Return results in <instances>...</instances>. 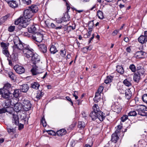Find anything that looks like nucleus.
Returning <instances> with one entry per match:
<instances>
[{"mask_svg": "<svg viewBox=\"0 0 147 147\" xmlns=\"http://www.w3.org/2000/svg\"><path fill=\"white\" fill-rule=\"evenodd\" d=\"M58 25L57 24L56 25V27L55 28V29L56 30H58V29H62V28H63V26L62 25H60L59 26H57Z\"/></svg>", "mask_w": 147, "mask_h": 147, "instance_id": "obj_61", "label": "nucleus"}, {"mask_svg": "<svg viewBox=\"0 0 147 147\" xmlns=\"http://www.w3.org/2000/svg\"><path fill=\"white\" fill-rule=\"evenodd\" d=\"M43 94L44 93L43 92L39 91L37 93L36 97L37 98L39 99L43 96Z\"/></svg>", "mask_w": 147, "mask_h": 147, "instance_id": "obj_40", "label": "nucleus"}, {"mask_svg": "<svg viewBox=\"0 0 147 147\" xmlns=\"http://www.w3.org/2000/svg\"><path fill=\"white\" fill-rule=\"evenodd\" d=\"M92 48L91 46H89L88 47H86L83 48V50H84L85 52H87L88 50L90 51Z\"/></svg>", "mask_w": 147, "mask_h": 147, "instance_id": "obj_51", "label": "nucleus"}, {"mask_svg": "<svg viewBox=\"0 0 147 147\" xmlns=\"http://www.w3.org/2000/svg\"><path fill=\"white\" fill-rule=\"evenodd\" d=\"M36 28L34 25L31 26L30 27L28 28V30L29 32L33 33L34 32L36 31Z\"/></svg>", "mask_w": 147, "mask_h": 147, "instance_id": "obj_30", "label": "nucleus"}, {"mask_svg": "<svg viewBox=\"0 0 147 147\" xmlns=\"http://www.w3.org/2000/svg\"><path fill=\"white\" fill-rule=\"evenodd\" d=\"M1 47L3 48L2 50L5 49H8V47L9 44V43H5L4 42H1L0 43Z\"/></svg>", "mask_w": 147, "mask_h": 147, "instance_id": "obj_35", "label": "nucleus"}, {"mask_svg": "<svg viewBox=\"0 0 147 147\" xmlns=\"http://www.w3.org/2000/svg\"><path fill=\"white\" fill-rule=\"evenodd\" d=\"M21 102L22 104V109L23 110L28 111L31 109V104L30 100L22 98Z\"/></svg>", "mask_w": 147, "mask_h": 147, "instance_id": "obj_3", "label": "nucleus"}, {"mask_svg": "<svg viewBox=\"0 0 147 147\" xmlns=\"http://www.w3.org/2000/svg\"><path fill=\"white\" fill-rule=\"evenodd\" d=\"M111 107L113 111L117 113L120 112L122 109L121 107L119 105H113L111 106Z\"/></svg>", "mask_w": 147, "mask_h": 147, "instance_id": "obj_13", "label": "nucleus"}, {"mask_svg": "<svg viewBox=\"0 0 147 147\" xmlns=\"http://www.w3.org/2000/svg\"><path fill=\"white\" fill-rule=\"evenodd\" d=\"M40 86V84L37 82H34L31 84V87L36 90L38 89Z\"/></svg>", "mask_w": 147, "mask_h": 147, "instance_id": "obj_26", "label": "nucleus"}, {"mask_svg": "<svg viewBox=\"0 0 147 147\" xmlns=\"http://www.w3.org/2000/svg\"><path fill=\"white\" fill-rule=\"evenodd\" d=\"M40 51L43 53H46L47 51L46 46L45 44H41L40 43L37 44Z\"/></svg>", "mask_w": 147, "mask_h": 147, "instance_id": "obj_12", "label": "nucleus"}, {"mask_svg": "<svg viewBox=\"0 0 147 147\" xmlns=\"http://www.w3.org/2000/svg\"><path fill=\"white\" fill-rule=\"evenodd\" d=\"M142 99L143 101L147 103V94H144L142 96Z\"/></svg>", "mask_w": 147, "mask_h": 147, "instance_id": "obj_45", "label": "nucleus"}, {"mask_svg": "<svg viewBox=\"0 0 147 147\" xmlns=\"http://www.w3.org/2000/svg\"><path fill=\"white\" fill-rule=\"evenodd\" d=\"M119 137L118 136L117 132L115 133H113L111 136V147H115L116 146V144L117 140L119 139Z\"/></svg>", "mask_w": 147, "mask_h": 147, "instance_id": "obj_8", "label": "nucleus"}, {"mask_svg": "<svg viewBox=\"0 0 147 147\" xmlns=\"http://www.w3.org/2000/svg\"><path fill=\"white\" fill-rule=\"evenodd\" d=\"M12 94L11 92L7 90H4L1 89V94L2 97L5 98H8L9 94Z\"/></svg>", "mask_w": 147, "mask_h": 147, "instance_id": "obj_11", "label": "nucleus"}, {"mask_svg": "<svg viewBox=\"0 0 147 147\" xmlns=\"http://www.w3.org/2000/svg\"><path fill=\"white\" fill-rule=\"evenodd\" d=\"M97 16L99 19H102L104 18L103 13L101 11L98 10L97 11Z\"/></svg>", "mask_w": 147, "mask_h": 147, "instance_id": "obj_39", "label": "nucleus"}, {"mask_svg": "<svg viewBox=\"0 0 147 147\" xmlns=\"http://www.w3.org/2000/svg\"><path fill=\"white\" fill-rule=\"evenodd\" d=\"M139 107L136 110L138 112V114L142 116H146L147 113V107L142 105H140Z\"/></svg>", "mask_w": 147, "mask_h": 147, "instance_id": "obj_5", "label": "nucleus"}, {"mask_svg": "<svg viewBox=\"0 0 147 147\" xmlns=\"http://www.w3.org/2000/svg\"><path fill=\"white\" fill-rule=\"evenodd\" d=\"M50 51L51 54H54L57 51V50L54 45H52L50 49Z\"/></svg>", "mask_w": 147, "mask_h": 147, "instance_id": "obj_33", "label": "nucleus"}, {"mask_svg": "<svg viewBox=\"0 0 147 147\" xmlns=\"http://www.w3.org/2000/svg\"><path fill=\"white\" fill-rule=\"evenodd\" d=\"M132 95L130 89H127L125 90V98L127 99H130Z\"/></svg>", "mask_w": 147, "mask_h": 147, "instance_id": "obj_17", "label": "nucleus"}, {"mask_svg": "<svg viewBox=\"0 0 147 147\" xmlns=\"http://www.w3.org/2000/svg\"><path fill=\"white\" fill-rule=\"evenodd\" d=\"M97 113L94 112L93 111H92L90 113V116L92 118V120L96 119L97 117Z\"/></svg>", "mask_w": 147, "mask_h": 147, "instance_id": "obj_32", "label": "nucleus"}, {"mask_svg": "<svg viewBox=\"0 0 147 147\" xmlns=\"http://www.w3.org/2000/svg\"><path fill=\"white\" fill-rule=\"evenodd\" d=\"M143 67L142 66H141L140 65H138L137 67H136V70L137 71H139V70L141 69H142V68H143Z\"/></svg>", "mask_w": 147, "mask_h": 147, "instance_id": "obj_63", "label": "nucleus"}, {"mask_svg": "<svg viewBox=\"0 0 147 147\" xmlns=\"http://www.w3.org/2000/svg\"><path fill=\"white\" fill-rule=\"evenodd\" d=\"M98 118L100 121H102L105 118V116H104L103 113L101 111H99L97 113Z\"/></svg>", "mask_w": 147, "mask_h": 147, "instance_id": "obj_23", "label": "nucleus"}, {"mask_svg": "<svg viewBox=\"0 0 147 147\" xmlns=\"http://www.w3.org/2000/svg\"><path fill=\"white\" fill-rule=\"evenodd\" d=\"M140 76L136 73H135L133 77L134 81L137 82H138L140 79Z\"/></svg>", "mask_w": 147, "mask_h": 147, "instance_id": "obj_29", "label": "nucleus"}, {"mask_svg": "<svg viewBox=\"0 0 147 147\" xmlns=\"http://www.w3.org/2000/svg\"><path fill=\"white\" fill-rule=\"evenodd\" d=\"M28 7L32 12L33 14L37 12L38 10V6L36 5H33L31 6H29Z\"/></svg>", "mask_w": 147, "mask_h": 147, "instance_id": "obj_21", "label": "nucleus"}, {"mask_svg": "<svg viewBox=\"0 0 147 147\" xmlns=\"http://www.w3.org/2000/svg\"><path fill=\"white\" fill-rule=\"evenodd\" d=\"M55 21L57 24H60L63 22L62 18L56 19Z\"/></svg>", "mask_w": 147, "mask_h": 147, "instance_id": "obj_55", "label": "nucleus"}, {"mask_svg": "<svg viewBox=\"0 0 147 147\" xmlns=\"http://www.w3.org/2000/svg\"><path fill=\"white\" fill-rule=\"evenodd\" d=\"M13 41L14 44L13 51L14 53H17V51L18 50L20 51L26 58L30 57L32 52L28 45L22 43L18 37L14 38Z\"/></svg>", "mask_w": 147, "mask_h": 147, "instance_id": "obj_1", "label": "nucleus"}, {"mask_svg": "<svg viewBox=\"0 0 147 147\" xmlns=\"http://www.w3.org/2000/svg\"><path fill=\"white\" fill-rule=\"evenodd\" d=\"M60 52V55L62 57H64L65 56L66 51L65 49L63 50H61Z\"/></svg>", "mask_w": 147, "mask_h": 147, "instance_id": "obj_47", "label": "nucleus"}, {"mask_svg": "<svg viewBox=\"0 0 147 147\" xmlns=\"http://www.w3.org/2000/svg\"><path fill=\"white\" fill-rule=\"evenodd\" d=\"M11 87V85L9 83H7L5 84L3 88H1L4 90H7L11 92L10 90L12 89Z\"/></svg>", "mask_w": 147, "mask_h": 147, "instance_id": "obj_27", "label": "nucleus"}, {"mask_svg": "<svg viewBox=\"0 0 147 147\" xmlns=\"http://www.w3.org/2000/svg\"><path fill=\"white\" fill-rule=\"evenodd\" d=\"M129 68L133 72H135L136 71V68L135 65L133 64L130 65L129 66Z\"/></svg>", "mask_w": 147, "mask_h": 147, "instance_id": "obj_42", "label": "nucleus"}, {"mask_svg": "<svg viewBox=\"0 0 147 147\" xmlns=\"http://www.w3.org/2000/svg\"><path fill=\"white\" fill-rule=\"evenodd\" d=\"M138 41L142 44H144L147 41V37H146L143 35H141L138 38Z\"/></svg>", "mask_w": 147, "mask_h": 147, "instance_id": "obj_19", "label": "nucleus"}, {"mask_svg": "<svg viewBox=\"0 0 147 147\" xmlns=\"http://www.w3.org/2000/svg\"><path fill=\"white\" fill-rule=\"evenodd\" d=\"M122 128V126L120 125H119L117 126V129L118 130H117L115 132V133L116 132H117V134L118 136V134L119 132V130H121Z\"/></svg>", "mask_w": 147, "mask_h": 147, "instance_id": "obj_60", "label": "nucleus"}, {"mask_svg": "<svg viewBox=\"0 0 147 147\" xmlns=\"http://www.w3.org/2000/svg\"><path fill=\"white\" fill-rule=\"evenodd\" d=\"M7 131L9 133L11 132H12L13 133L15 131L14 129L13 128H11L8 127L7 128Z\"/></svg>", "mask_w": 147, "mask_h": 147, "instance_id": "obj_59", "label": "nucleus"}, {"mask_svg": "<svg viewBox=\"0 0 147 147\" xmlns=\"http://www.w3.org/2000/svg\"><path fill=\"white\" fill-rule=\"evenodd\" d=\"M144 69L143 68H142V69H140V70L139 71H137L136 73L139 74L140 75H143L144 74Z\"/></svg>", "mask_w": 147, "mask_h": 147, "instance_id": "obj_48", "label": "nucleus"}, {"mask_svg": "<svg viewBox=\"0 0 147 147\" xmlns=\"http://www.w3.org/2000/svg\"><path fill=\"white\" fill-rule=\"evenodd\" d=\"M137 114V113L135 111H131L128 113V116H136Z\"/></svg>", "mask_w": 147, "mask_h": 147, "instance_id": "obj_44", "label": "nucleus"}, {"mask_svg": "<svg viewBox=\"0 0 147 147\" xmlns=\"http://www.w3.org/2000/svg\"><path fill=\"white\" fill-rule=\"evenodd\" d=\"M24 11V17L20 16L15 22V25L19 24L23 27H26L29 24L28 21L30 20V18L33 15L32 12L28 7Z\"/></svg>", "mask_w": 147, "mask_h": 147, "instance_id": "obj_2", "label": "nucleus"}, {"mask_svg": "<svg viewBox=\"0 0 147 147\" xmlns=\"http://www.w3.org/2000/svg\"><path fill=\"white\" fill-rule=\"evenodd\" d=\"M12 123L15 124L16 125H17V124L18 123V122H19V118L17 115L14 114L12 115Z\"/></svg>", "mask_w": 147, "mask_h": 147, "instance_id": "obj_18", "label": "nucleus"}, {"mask_svg": "<svg viewBox=\"0 0 147 147\" xmlns=\"http://www.w3.org/2000/svg\"><path fill=\"white\" fill-rule=\"evenodd\" d=\"M105 82L106 84H110V75L107 77L106 79L105 80Z\"/></svg>", "mask_w": 147, "mask_h": 147, "instance_id": "obj_49", "label": "nucleus"}, {"mask_svg": "<svg viewBox=\"0 0 147 147\" xmlns=\"http://www.w3.org/2000/svg\"><path fill=\"white\" fill-rule=\"evenodd\" d=\"M21 92L20 89H15L14 90V91L13 93V94L14 97L16 98H17L19 96Z\"/></svg>", "mask_w": 147, "mask_h": 147, "instance_id": "obj_31", "label": "nucleus"}, {"mask_svg": "<svg viewBox=\"0 0 147 147\" xmlns=\"http://www.w3.org/2000/svg\"><path fill=\"white\" fill-rule=\"evenodd\" d=\"M9 16V15H6L2 18L0 19V21L2 22H4L6 20L7 18Z\"/></svg>", "mask_w": 147, "mask_h": 147, "instance_id": "obj_46", "label": "nucleus"}, {"mask_svg": "<svg viewBox=\"0 0 147 147\" xmlns=\"http://www.w3.org/2000/svg\"><path fill=\"white\" fill-rule=\"evenodd\" d=\"M128 118V116L126 115H123L121 117V119L122 121L123 122L125 121Z\"/></svg>", "mask_w": 147, "mask_h": 147, "instance_id": "obj_52", "label": "nucleus"}, {"mask_svg": "<svg viewBox=\"0 0 147 147\" xmlns=\"http://www.w3.org/2000/svg\"><path fill=\"white\" fill-rule=\"evenodd\" d=\"M22 88L20 89V91L26 93L28 90L29 87L27 84H24L22 85Z\"/></svg>", "mask_w": 147, "mask_h": 147, "instance_id": "obj_22", "label": "nucleus"}, {"mask_svg": "<svg viewBox=\"0 0 147 147\" xmlns=\"http://www.w3.org/2000/svg\"><path fill=\"white\" fill-rule=\"evenodd\" d=\"M13 69L17 73L19 74H22L25 71V69L23 67L18 65H15L13 67Z\"/></svg>", "mask_w": 147, "mask_h": 147, "instance_id": "obj_10", "label": "nucleus"}, {"mask_svg": "<svg viewBox=\"0 0 147 147\" xmlns=\"http://www.w3.org/2000/svg\"><path fill=\"white\" fill-rule=\"evenodd\" d=\"M65 98L68 101H69L70 102H71V104L72 106H73V101H72L71 99L69 97V96H66L65 97Z\"/></svg>", "mask_w": 147, "mask_h": 147, "instance_id": "obj_57", "label": "nucleus"}, {"mask_svg": "<svg viewBox=\"0 0 147 147\" xmlns=\"http://www.w3.org/2000/svg\"><path fill=\"white\" fill-rule=\"evenodd\" d=\"M116 70L117 71L121 74H122L124 72L123 68V67L121 65H117L116 66Z\"/></svg>", "mask_w": 147, "mask_h": 147, "instance_id": "obj_25", "label": "nucleus"}, {"mask_svg": "<svg viewBox=\"0 0 147 147\" xmlns=\"http://www.w3.org/2000/svg\"><path fill=\"white\" fill-rule=\"evenodd\" d=\"M103 86L102 85H101L99 87L97 91L99 92L100 93H101L103 90Z\"/></svg>", "mask_w": 147, "mask_h": 147, "instance_id": "obj_54", "label": "nucleus"}, {"mask_svg": "<svg viewBox=\"0 0 147 147\" xmlns=\"http://www.w3.org/2000/svg\"><path fill=\"white\" fill-rule=\"evenodd\" d=\"M101 93H100L99 92L97 91L96 92L95 97L94 98V100L96 102H98V101L99 99L100 98Z\"/></svg>", "mask_w": 147, "mask_h": 147, "instance_id": "obj_28", "label": "nucleus"}, {"mask_svg": "<svg viewBox=\"0 0 147 147\" xmlns=\"http://www.w3.org/2000/svg\"><path fill=\"white\" fill-rule=\"evenodd\" d=\"M91 32H92V30H91L89 31L88 32V33L86 34V35H84V37L85 38H87L89 37L91 35Z\"/></svg>", "mask_w": 147, "mask_h": 147, "instance_id": "obj_58", "label": "nucleus"}, {"mask_svg": "<svg viewBox=\"0 0 147 147\" xmlns=\"http://www.w3.org/2000/svg\"><path fill=\"white\" fill-rule=\"evenodd\" d=\"M8 49H5L2 50L3 53L7 57H9V52Z\"/></svg>", "mask_w": 147, "mask_h": 147, "instance_id": "obj_43", "label": "nucleus"}, {"mask_svg": "<svg viewBox=\"0 0 147 147\" xmlns=\"http://www.w3.org/2000/svg\"><path fill=\"white\" fill-rule=\"evenodd\" d=\"M93 25V21L90 22L88 24V26L89 27V29H91Z\"/></svg>", "mask_w": 147, "mask_h": 147, "instance_id": "obj_64", "label": "nucleus"}, {"mask_svg": "<svg viewBox=\"0 0 147 147\" xmlns=\"http://www.w3.org/2000/svg\"><path fill=\"white\" fill-rule=\"evenodd\" d=\"M117 73L116 72H115L111 74V82L112 80H116L118 78V76H117Z\"/></svg>", "mask_w": 147, "mask_h": 147, "instance_id": "obj_34", "label": "nucleus"}, {"mask_svg": "<svg viewBox=\"0 0 147 147\" xmlns=\"http://www.w3.org/2000/svg\"><path fill=\"white\" fill-rule=\"evenodd\" d=\"M146 55V53L144 52L138 51L136 53L135 55V57L137 58H144Z\"/></svg>", "mask_w": 147, "mask_h": 147, "instance_id": "obj_14", "label": "nucleus"}, {"mask_svg": "<svg viewBox=\"0 0 147 147\" xmlns=\"http://www.w3.org/2000/svg\"><path fill=\"white\" fill-rule=\"evenodd\" d=\"M67 132L65 129H63L59 130L57 132V134L59 136H62L63 135L66 134Z\"/></svg>", "mask_w": 147, "mask_h": 147, "instance_id": "obj_24", "label": "nucleus"}, {"mask_svg": "<svg viewBox=\"0 0 147 147\" xmlns=\"http://www.w3.org/2000/svg\"><path fill=\"white\" fill-rule=\"evenodd\" d=\"M32 68L31 70V71L33 76L39 75L40 74H42V72L40 71L39 70L37 65H32Z\"/></svg>", "mask_w": 147, "mask_h": 147, "instance_id": "obj_9", "label": "nucleus"}, {"mask_svg": "<svg viewBox=\"0 0 147 147\" xmlns=\"http://www.w3.org/2000/svg\"><path fill=\"white\" fill-rule=\"evenodd\" d=\"M43 37V34L38 32L35 33L33 34L32 36V38L34 40L39 42L42 41Z\"/></svg>", "mask_w": 147, "mask_h": 147, "instance_id": "obj_6", "label": "nucleus"}, {"mask_svg": "<svg viewBox=\"0 0 147 147\" xmlns=\"http://www.w3.org/2000/svg\"><path fill=\"white\" fill-rule=\"evenodd\" d=\"M22 109V102H19L16 103L14 106V110L16 112H18Z\"/></svg>", "mask_w": 147, "mask_h": 147, "instance_id": "obj_15", "label": "nucleus"}, {"mask_svg": "<svg viewBox=\"0 0 147 147\" xmlns=\"http://www.w3.org/2000/svg\"><path fill=\"white\" fill-rule=\"evenodd\" d=\"M132 80L129 78L125 80L123 82V84L126 86L129 87L132 86L131 82Z\"/></svg>", "mask_w": 147, "mask_h": 147, "instance_id": "obj_20", "label": "nucleus"}, {"mask_svg": "<svg viewBox=\"0 0 147 147\" xmlns=\"http://www.w3.org/2000/svg\"><path fill=\"white\" fill-rule=\"evenodd\" d=\"M23 3L27 5H29L31 3V0H22Z\"/></svg>", "mask_w": 147, "mask_h": 147, "instance_id": "obj_53", "label": "nucleus"}, {"mask_svg": "<svg viewBox=\"0 0 147 147\" xmlns=\"http://www.w3.org/2000/svg\"><path fill=\"white\" fill-rule=\"evenodd\" d=\"M32 52V54L30 56V57L27 58H29L31 57V62L32 63V65H36L39 63L40 61L39 56L36 53H34L33 52V50L30 48Z\"/></svg>", "mask_w": 147, "mask_h": 147, "instance_id": "obj_4", "label": "nucleus"}, {"mask_svg": "<svg viewBox=\"0 0 147 147\" xmlns=\"http://www.w3.org/2000/svg\"><path fill=\"white\" fill-rule=\"evenodd\" d=\"M85 124L84 122L83 121H79L78 127L81 129L84 128L85 126Z\"/></svg>", "mask_w": 147, "mask_h": 147, "instance_id": "obj_38", "label": "nucleus"}, {"mask_svg": "<svg viewBox=\"0 0 147 147\" xmlns=\"http://www.w3.org/2000/svg\"><path fill=\"white\" fill-rule=\"evenodd\" d=\"M15 28V26H11L9 27L8 28V30L10 32H12L14 30Z\"/></svg>", "mask_w": 147, "mask_h": 147, "instance_id": "obj_50", "label": "nucleus"}, {"mask_svg": "<svg viewBox=\"0 0 147 147\" xmlns=\"http://www.w3.org/2000/svg\"><path fill=\"white\" fill-rule=\"evenodd\" d=\"M10 103L8 102L7 104L5 103L4 108L0 109V114L5 113L6 112H9V113L12 111L13 109L11 107H9Z\"/></svg>", "mask_w": 147, "mask_h": 147, "instance_id": "obj_7", "label": "nucleus"}, {"mask_svg": "<svg viewBox=\"0 0 147 147\" xmlns=\"http://www.w3.org/2000/svg\"><path fill=\"white\" fill-rule=\"evenodd\" d=\"M93 111L98 113L100 111L99 107L98 105L95 104L93 107Z\"/></svg>", "mask_w": 147, "mask_h": 147, "instance_id": "obj_36", "label": "nucleus"}, {"mask_svg": "<svg viewBox=\"0 0 147 147\" xmlns=\"http://www.w3.org/2000/svg\"><path fill=\"white\" fill-rule=\"evenodd\" d=\"M62 18L63 22H67L69 20L70 17L68 14H66Z\"/></svg>", "mask_w": 147, "mask_h": 147, "instance_id": "obj_37", "label": "nucleus"}, {"mask_svg": "<svg viewBox=\"0 0 147 147\" xmlns=\"http://www.w3.org/2000/svg\"><path fill=\"white\" fill-rule=\"evenodd\" d=\"M9 5L11 7L15 8L18 6V3L16 1L14 0H11L8 2Z\"/></svg>", "mask_w": 147, "mask_h": 147, "instance_id": "obj_16", "label": "nucleus"}, {"mask_svg": "<svg viewBox=\"0 0 147 147\" xmlns=\"http://www.w3.org/2000/svg\"><path fill=\"white\" fill-rule=\"evenodd\" d=\"M14 74L12 73H11L10 74H9V77L13 80H14Z\"/></svg>", "mask_w": 147, "mask_h": 147, "instance_id": "obj_62", "label": "nucleus"}, {"mask_svg": "<svg viewBox=\"0 0 147 147\" xmlns=\"http://www.w3.org/2000/svg\"><path fill=\"white\" fill-rule=\"evenodd\" d=\"M17 125L18 126V129L19 130H21L24 128V125L21 123H19V122H18V123L17 124Z\"/></svg>", "mask_w": 147, "mask_h": 147, "instance_id": "obj_56", "label": "nucleus"}, {"mask_svg": "<svg viewBox=\"0 0 147 147\" xmlns=\"http://www.w3.org/2000/svg\"><path fill=\"white\" fill-rule=\"evenodd\" d=\"M41 123L42 124L43 127H45L46 126L47 123L45 118H44V116H43V117H42L41 120Z\"/></svg>", "mask_w": 147, "mask_h": 147, "instance_id": "obj_41", "label": "nucleus"}]
</instances>
